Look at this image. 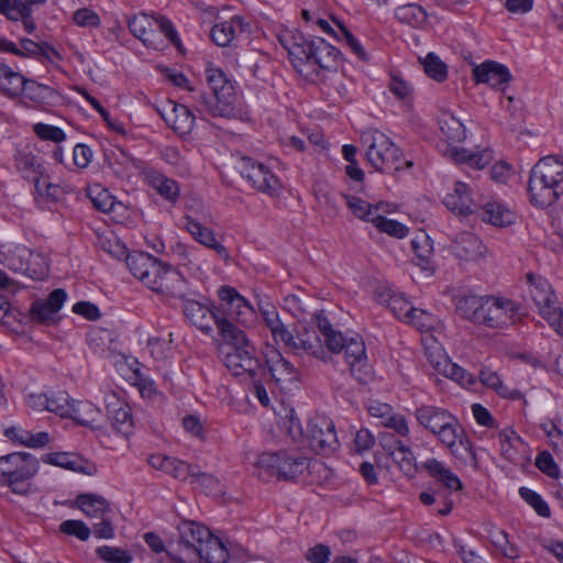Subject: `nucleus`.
Returning <instances> with one entry per match:
<instances>
[{
  "instance_id": "2f4dec72",
  "label": "nucleus",
  "mask_w": 563,
  "mask_h": 563,
  "mask_svg": "<svg viewBox=\"0 0 563 563\" xmlns=\"http://www.w3.org/2000/svg\"><path fill=\"white\" fill-rule=\"evenodd\" d=\"M44 462L56 465L66 470H70L77 473L91 475L95 471V466L81 456L67 452H56L46 454Z\"/></svg>"
},
{
  "instance_id": "58836bf2",
  "label": "nucleus",
  "mask_w": 563,
  "mask_h": 563,
  "mask_svg": "<svg viewBox=\"0 0 563 563\" xmlns=\"http://www.w3.org/2000/svg\"><path fill=\"white\" fill-rule=\"evenodd\" d=\"M389 456L405 475L410 477L415 475L417 471L416 457L410 448L402 441H395V446L389 451Z\"/></svg>"
},
{
  "instance_id": "f257e3e1",
  "label": "nucleus",
  "mask_w": 563,
  "mask_h": 563,
  "mask_svg": "<svg viewBox=\"0 0 563 563\" xmlns=\"http://www.w3.org/2000/svg\"><path fill=\"white\" fill-rule=\"evenodd\" d=\"M413 416L417 422L435 435L454 456L463 457L464 453H470V441L457 419L446 409L432 405H421L416 408Z\"/></svg>"
},
{
  "instance_id": "bf43d9fd",
  "label": "nucleus",
  "mask_w": 563,
  "mask_h": 563,
  "mask_svg": "<svg viewBox=\"0 0 563 563\" xmlns=\"http://www.w3.org/2000/svg\"><path fill=\"white\" fill-rule=\"evenodd\" d=\"M24 275L32 279H44L48 274V263L46 257L37 252L31 250L30 260L26 262Z\"/></svg>"
},
{
  "instance_id": "603ef678",
  "label": "nucleus",
  "mask_w": 563,
  "mask_h": 563,
  "mask_svg": "<svg viewBox=\"0 0 563 563\" xmlns=\"http://www.w3.org/2000/svg\"><path fill=\"white\" fill-rule=\"evenodd\" d=\"M154 256L144 252H134L126 256V266L134 277L142 280L144 275L148 273V268H154Z\"/></svg>"
},
{
  "instance_id": "69168bd1",
  "label": "nucleus",
  "mask_w": 563,
  "mask_h": 563,
  "mask_svg": "<svg viewBox=\"0 0 563 563\" xmlns=\"http://www.w3.org/2000/svg\"><path fill=\"white\" fill-rule=\"evenodd\" d=\"M490 539L494 547L498 549L504 556L511 560L517 559L519 556L518 548L509 542L508 536L505 531H493L490 534Z\"/></svg>"
},
{
  "instance_id": "3c124183",
  "label": "nucleus",
  "mask_w": 563,
  "mask_h": 563,
  "mask_svg": "<svg viewBox=\"0 0 563 563\" xmlns=\"http://www.w3.org/2000/svg\"><path fill=\"white\" fill-rule=\"evenodd\" d=\"M440 130L448 140L461 142L466 137L463 123L451 113H443L439 118Z\"/></svg>"
},
{
  "instance_id": "4c0bfd02",
  "label": "nucleus",
  "mask_w": 563,
  "mask_h": 563,
  "mask_svg": "<svg viewBox=\"0 0 563 563\" xmlns=\"http://www.w3.org/2000/svg\"><path fill=\"white\" fill-rule=\"evenodd\" d=\"M199 562L207 563H227L229 551L223 542L210 533V538L202 545H199Z\"/></svg>"
},
{
  "instance_id": "680f3d73",
  "label": "nucleus",
  "mask_w": 563,
  "mask_h": 563,
  "mask_svg": "<svg viewBox=\"0 0 563 563\" xmlns=\"http://www.w3.org/2000/svg\"><path fill=\"white\" fill-rule=\"evenodd\" d=\"M189 477L197 482L207 494H219L221 493L220 481L212 474L200 472L197 465H190Z\"/></svg>"
},
{
  "instance_id": "c85d7f7f",
  "label": "nucleus",
  "mask_w": 563,
  "mask_h": 563,
  "mask_svg": "<svg viewBox=\"0 0 563 563\" xmlns=\"http://www.w3.org/2000/svg\"><path fill=\"white\" fill-rule=\"evenodd\" d=\"M218 332L223 342L222 351L240 350L241 347L254 345L246 333L227 318L218 320Z\"/></svg>"
},
{
  "instance_id": "aec40b11",
  "label": "nucleus",
  "mask_w": 563,
  "mask_h": 563,
  "mask_svg": "<svg viewBox=\"0 0 563 563\" xmlns=\"http://www.w3.org/2000/svg\"><path fill=\"white\" fill-rule=\"evenodd\" d=\"M445 207L459 216H468L479 211V202L474 198L473 189L463 181L454 183L443 199Z\"/></svg>"
},
{
  "instance_id": "de8ad7c7",
  "label": "nucleus",
  "mask_w": 563,
  "mask_h": 563,
  "mask_svg": "<svg viewBox=\"0 0 563 563\" xmlns=\"http://www.w3.org/2000/svg\"><path fill=\"white\" fill-rule=\"evenodd\" d=\"M396 19L405 24L412 27H420L427 21L426 10L416 3H407L399 5L395 10Z\"/></svg>"
},
{
  "instance_id": "6e6d98bb",
  "label": "nucleus",
  "mask_w": 563,
  "mask_h": 563,
  "mask_svg": "<svg viewBox=\"0 0 563 563\" xmlns=\"http://www.w3.org/2000/svg\"><path fill=\"white\" fill-rule=\"evenodd\" d=\"M31 250L23 245H16L9 250L5 255V265L13 272L24 275L27 268L26 262L30 260Z\"/></svg>"
},
{
  "instance_id": "8fccbe9b",
  "label": "nucleus",
  "mask_w": 563,
  "mask_h": 563,
  "mask_svg": "<svg viewBox=\"0 0 563 563\" xmlns=\"http://www.w3.org/2000/svg\"><path fill=\"white\" fill-rule=\"evenodd\" d=\"M500 450L503 456L512 462H519V448L523 445L521 438L512 430H504L499 433Z\"/></svg>"
},
{
  "instance_id": "a18cd8bd",
  "label": "nucleus",
  "mask_w": 563,
  "mask_h": 563,
  "mask_svg": "<svg viewBox=\"0 0 563 563\" xmlns=\"http://www.w3.org/2000/svg\"><path fill=\"white\" fill-rule=\"evenodd\" d=\"M258 311L265 325L269 329L273 340L280 334H285L287 327L282 322L277 308L272 302L261 300L258 302Z\"/></svg>"
},
{
  "instance_id": "412c9836",
  "label": "nucleus",
  "mask_w": 563,
  "mask_h": 563,
  "mask_svg": "<svg viewBox=\"0 0 563 563\" xmlns=\"http://www.w3.org/2000/svg\"><path fill=\"white\" fill-rule=\"evenodd\" d=\"M276 343H284L296 354H308L319 356L322 353L320 340L313 332L305 331L303 333L294 335L288 328L285 329V334L278 335L274 340Z\"/></svg>"
},
{
  "instance_id": "0e129e2a",
  "label": "nucleus",
  "mask_w": 563,
  "mask_h": 563,
  "mask_svg": "<svg viewBox=\"0 0 563 563\" xmlns=\"http://www.w3.org/2000/svg\"><path fill=\"white\" fill-rule=\"evenodd\" d=\"M59 531L64 534L76 537L80 541H87L91 529L81 520H65L59 525Z\"/></svg>"
},
{
  "instance_id": "f704fd0d",
  "label": "nucleus",
  "mask_w": 563,
  "mask_h": 563,
  "mask_svg": "<svg viewBox=\"0 0 563 563\" xmlns=\"http://www.w3.org/2000/svg\"><path fill=\"white\" fill-rule=\"evenodd\" d=\"M449 155L454 162L467 164L476 169H483L493 161V152L488 148L475 152L463 147H452Z\"/></svg>"
},
{
  "instance_id": "a19ab883",
  "label": "nucleus",
  "mask_w": 563,
  "mask_h": 563,
  "mask_svg": "<svg viewBox=\"0 0 563 563\" xmlns=\"http://www.w3.org/2000/svg\"><path fill=\"white\" fill-rule=\"evenodd\" d=\"M147 181L148 185L166 200L175 202L178 199L179 186L176 180L161 173L151 172L147 174Z\"/></svg>"
},
{
  "instance_id": "f03ea898",
  "label": "nucleus",
  "mask_w": 563,
  "mask_h": 563,
  "mask_svg": "<svg viewBox=\"0 0 563 563\" xmlns=\"http://www.w3.org/2000/svg\"><path fill=\"white\" fill-rule=\"evenodd\" d=\"M528 194L530 202L542 209L563 198V157L549 155L534 164L529 175Z\"/></svg>"
},
{
  "instance_id": "c9c22d12",
  "label": "nucleus",
  "mask_w": 563,
  "mask_h": 563,
  "mask_svg": "<svg viewBox=\"0 0 563 563\" xmlns=\"http://www.w3.org/2000/svg\"><path fill=\"white\" fill-rule=\"evenodd\" d=\"M77 507L89 518H101L111 512L110 504L98 494H80L76 498Z\"/></svg>"
},
{
  "instance_id": "a878e982",
  "label": "nucleus",
  "mask_w": 563,
  "mask_h": 563,
  "mask_svg": "<svg viewBox=\"0 0 563 563\" xmlns=\"http://www.w3.org/2000/svg\"><path fill=\"white\" fill-rule=\"evenodd\" d=\"M343 197L351 212L365 222L374 223L380 212H391L389 203L384 201L372 205L357 196L344 195Z\"/></svg>"
},
{
  "instance_id": "ea45409f",
  "label": "nucleus",
  "mask_w": 563,
  "mask_h": 563,
  "mask_svg": "<svg viewBox=\"0 0 563 563\" xmlns=\"http://www.w3.org/2000/svg\"><path fill=\"white\" fill-rule=\"evenodd\" d=\"M379 301L386 303L394 316L401 321L409 320L410 316L417 314L416 308L402 294L387 292L379 295Z\"/></svg>"
},
{
  "instance_id": "39448f33",
  "label": "nucleus",
  "mask_w": 563,
  "mask_h": 563,
  "mask_svg": "<svg viewBox=\"0 0 563 563\" xmlns=\"http://www.w3.org/2000/svg\"><path fill=\"white\" fill-rule=\"evenodd\" d=\"M255 466L257 476L264 481H268L272 477L288 481L303 474L309 468L310 462L299 451L282 450L260 454Z\"/></svg>"
},
{
  "instance_id": "1a4fd4ad",
  "label": "nucleus",
  "mask_w": 563,
  "mask_h": 563,
  "mask_svg": "<svg viewBox=\"0 0 563 563\" xmlns=\"http://www.w3.org/2000/svg\"><path fill=\"white\" fill-rule=\"evenodd\" d=\"M38 471V461L30 453L15 452L5 455L2 485L14 494L26 495L31 490V481Z\"/></svg>"
},
{
  "instance_id": "ddd939ff",
  "label": "nucleus",
  "mask_w": 563,
  "mask_h": 563,
  "mask_svg": "<svg viewBox=\"0 0 563 563\" xmlns=\"http://www.w3.org/2000/svg\"><path fill=\"white\" fill-rule=\"evenodd\" d=\"M223 363L234 376L243 379H256L264 374L255 345L240 350L222 351Z\"/></svg>"
},
{
  "instance_id": "e433bc0d",
  "label": "nucleus",
  "mask_w": 563,
  "mask_h": 563,
  "mask_svg": "<svg viewBox=\"0 0 563 563\" xmlns=\"http://www.w3.org/2000/svg\"><path fill=\"white\" fill-rule=\"evenodd\" d=\"M486 297L465 295L456 300V311L465 319L474 323L481 322Z\"/></svg>"
},
{
  "instance_id": "5fc2aeb1",
  "label": "nucleus",
  "mask_w": 563,
  "mask_h": 563,
  "mask_svg": "<svg viewBox=\"0 0 563 563\" xmlns=\"http://www.w3.org/2000/svg\"><path fill=\"white\" fill-rule=\"evenodd\" d=\"M282 426L296 444L306 445L307 430L303 431L301 422L292 409L285 416Z\"/></svg>"
},
{
  "instance_id": "20e7f679",
  "label": "nucleus",
  "mask_w": 563,
  "mask_h": 563,
  "mask_svg": "<svg viewBox=\"0 0 563 563\" xmlns=\"http://www.w3.org/2000/svg\"><path fill=\"white\" fill-rule=\"evenodd\" d=\"M361 143L366 150L367 162L380 173H394L411 162L405 161L398 146L382 131L367 129L361 133Z\"/></svg>"
},
{
  "instance_id": "7c9ffc66",
  "label": "nucleus",
  "mask_w": 563,
  "mask_h": 563,
  "mask_svg": "<svg viewBox=\"0 0 563 563\" xmlns=\"http://www.w3.org/2000/svg\"><path fill=\"white\" fill-rule=\"evenodd\" d=\"M163 118L180 136L188 135L192 131L196 121V117L189 108L180 103H173L172 111Z\"/></svg>"
},
{
  "instance_id": "0eeeda50",
  "label": "nucleus",
  "mask_w": 563,
  "mask_h": 563,
  "mask_svg": "<svg viewBox=\"0 0 563 563\" xmlns=\"http://www.w3.org/2000/svg\"><path fill=\"white\" fill-rule=\"evenodd\" d=\"M12 162L15 172L22 178L34 181L35 188L41 195L54 196L52 189L56 190V186L42 179L45 173L44 161L35 144L30 142L16 144Z\"/></svg>"
},
{
  "instance_id": "13d9d810",
  "label": "nucleus",
  "mask_w": 563,
  "mask_h": 563,
  "mask_svg": "<svg viewBox=\"0 0 563 563\" xmlns=\"http://www.w3.org/2000/svg\"><path fill=\"white\" fill-rule=\"evenodd\" d=\"M373 224L378 231L396 239H404L409 233L408 227L396 220L387 219L382 213L378 214L377 220Z\"/></svg>"
},
{
  "instance_id": "cd10ccee",
  "label": "nucleus",
  "mask_w": 563,
  "mask_h": 563,
  "mask_svg": "<svg viewBox=\"0 0 563 563\" xmlns=\"http://www.w3.org/2000/svg\"><path fill=\"white\" fill-rule=\"evenodd\" d=\"M339 51L321 37L312 40L310 57V76L318 73L319 68L329 69L335 62Z\"/></svg>"
},
{
  "instance_id": "6ab92c4d",
  "label": "nucleus",
  "mask_w": 563,
  "mask_h": 563,
  "mask_svg": "<svg viewBox=\"0 0 563 563\" xmlns=\"http://www.w3.org/2000/svg\"><path fill=\"white\" fill-rule=\"evenodd\" d=\"M265 363L272 379L280 389L288 388L290 384L297 380L298 373L295 366L273 346H267Z\"/></svg>"
},
{
  "instance_id": "774afa93",
  "label": "nucleus",
  "mask_w": 563,
  "mask_h": 563,
  "mask_svg": "<svg viewBox=\"0 0 563 563\" xmlns=\"http://www.w3.org/2000/svg\"><path fill=\"white\" fill-rule=\"evenodd\" d=\"M479 379L483 385L494 389L500 396H510V390L503 384V380L500 379L499 375L496 372L487 367H484L481 369Z\"/></svg>"
},
{
  "instance_id": "393cba45",
  "label": "nucleus",
  "mask_w": 563,
  "mask_h": 563,
  "mask_svg": "<svg viewBox=\"0 0 563 563\" xmlns=\"http://www.w3.org/2000/svg\"><path fill=\"white\" fill-rule=\"evenodd\" d=\"M473 77L476 82L488 84L494 88L511 80L509 69L505 65L494 60H486L475 66L473 68Z\"/></svg>"
},
{
  "instance_id": "72a5a7b5",
  "label": "nucleus",
  "mask_w": 563,
  "mask_h": 563,
  "mask_svg": "<svg viewBox=\"0 0 563 563\" xmlns=\"http://www.w3.org/2000/svg\"><path fill=\"white\" fill-rule=\"evenodd\" d=\"M25 77L9 65L0 63V92L9 99L22 97Z\"/></svg>"
},
{
  "instance_id": "4d7b16f0",
  "label": "nucleus",
  "mask_w": 563,
  "mask_h": 563,
  "mask_svg": "<svg viewBox=\"0 0 563 563\" xmlns=\"http://www.w3.org/2000/svg\"><path fill=\"white\" fill-rule=\"evenodd\" d=\"M47 411L62 418H68L73 402L66 391H51L47 394Z\"/></svg>"
},
{
  "instance_id": "9b49d317",
  "label": "nucleus",
  "mask_w": 563,
  "mask_h": 563,
  "mask_svg": "<svg viewBox=\"0 0 563 563\" xmlns=\"http://www.w3.org/2000/svg\"><path fill=\"white\" fill-rule=\"evenodd\" d=\"M153 266L154 268H148V273L141 282L153 291L184 299L187 290L184 277L156 257L153 261Z\"/></svg>"
},
{
  "instance_id": "2eb2a0df",
  "label": "nucleus",
  "mask_w": 563,
  "mask_h": 563,
  "mask_svg": "<svg viewBox=\"0 0 563 563\" xmlns=\"http://www.w3.org/2000/svg\"><path fill=\"white\" fill-rule=\"evenodd\" d=\"M520 319V307L512 300L486 297L479 324L500 329Z\"/></svg>"
},
{
  "instance_id": "864d4df0",
  "label": "nucleus",
  "mask_w": 563,
  "mask_h": 563,
  "mask_svg": "<svg viewBox=\"0 0 563 563\" xmlns=\"http://www.w3.org/2000/svg\"><path fill=\"white\" fill-rule=\"evenodd\" d=\"M112 428L120 434L128 437L133 430L132 411L129 405L108 413Z\"/></svg>"
},
{
  "instance_id": "9d476101",
  "label": "nucleus",
  "mask_w": 563,
  "mask_h": 563,
  "mask_svg": "<svg viewBox=\"0 0 563 563\" xmlns=\"http://www.w3.org/2000/svg\"><path fill=\"white\" fill-rule=\"evenodd\" d=\"M530 282V296L539 308L540 314L549 322L560 335L563 336V311L558 298L548 280L528 275Z\"/></svg>"
},
{
  "instance_id": "423d86ee",
  "label": "nucleus",
  "mask_w": 563,
  "mask_h": 563,
  "mask_svg": "<svg viewBox=\"0 0 563 563\" xmlns=\"http://www.w3.org/2000/svg\"><path fill=\"white\" fill-rule=\"evenodd\" d=\"M324 341L331 352H344L345 362L357 382L366 384L372 379L373 368L366 355L364 341L358 334L346 338L342 332L333 330L324 336Z\"/></svg>"
},
{
  "instance_id": "4be33fe9",
  "label": "nucleus",
  "mask_w": 563,
  "mask_h": 563,
  "mask_svg": "<svg viewBox=\"0 0 563 563\" xmlns=\"http://www.w3.org/2000/svg\"><path fill=\"white\" fill-rule=\"evenodd\" d=\"M67 294L64 289L53 290L46 300H36L32 303L30 317L33 321L51 323L55 321V314L60 310Z\"/></svg>"
},
{
  "instance_id": "bb28decb",
  "label": "nucleus",
  "mask_w": 563,
  "mask_h": 563,
  "mask_svg": "<svg viewBox=\"0 0 563 563\" xmlns=\"http://www.w3.org/2000/svg\"><path fill=\"white\" fill-rule=\"evenodd\" d=\"M477 214L484 222L495 227H506L515 222V212L498 200H488L479 205Z\"/></svg>"
},
{
  "instance_id": "052dcab7",
  "label": "nucleus",
  "mask_w": 563,
  "mask_h": 563,
  "mask_svg": "<svg viewBox=\"0 0 563 563\" xmlns=\"http://www.w3.org/2000/svg\"><path fill=\"white\" fill-rule=\"evenodd\" d=\"M423 69L426 74L439 81L442 82L448 77V68L446 65L434 53H429L424 59L422 60Z\"/></svg>"
},
{
  "instance_id": "c756f323",
  "label": "nucleus",
  "mask_w": 563,
  "mask_h": 563,
  "mask_svg": "<svg viewBox=\"0 0 563 563\" xmlns=\"http://www.w3.org/2000/svg\"><path fill=\"white\" fill-rule=\"evenodd\" d=\"M147 462L153 468L168 474L179 481H186L189 477V472L191 471V464L163 454H153L148 457Z\"/></svg>"
},
{
  "instance_id": "338daca9",
  "label": "nucleus",
  "mask_w": 563,
  "mask_h": 563,
  "mask_svg": "<svg viewBox=\"0 0 563 563\" xmlns=\"http://www.w3.org/2000/svg\"><path fill=\"white\" fill-rule=\"evenodd\" d=\"M521 498L527 501L539 516L550 517V508L542 497L534 490L521 487L519 489Z\"/></svg>"
},
{
  "instance_id": "473e14b6",
  "label": "nucleus",
  "mask_w": 563,
  "mask_h": 563,
  "mask_svg": "<svg viewBox=\"0 0 563 563\" xmlns=\"http://www.w3.org/2000/svg\"><path fill=\"white\" fill-rule=\"evenodd\" d=\"M423 468L428 474L441 483L446 489L456 492L462 489V482L451 468L437 459H429L423 463Z\"/></svg>"
},
{
  "instance_id": "e2e57ef3",
  "label": "nucleus",
  "mask_w": 563,
  "mask_h": 563,
  "mask_svg": "<svg viewBox=\"0 0 563 563\" xmlns=\"http://www.w3.org/2000/svg\"><path fill=\"white\" fill-rule=\"evenodd\" d=\"M71 21L79 27L96 29L101 25L99 14L89 8H80L74 11Z\"/></svg>"
},
{
  "instance_id": "37998d69",
  "label": "nucleus",
  "mask_w": 563,
  "mask_h": 563,
  "mask_svg": "<svg viewBox=\"0 0 563 563\" xmlns=\"http://www.w3.org/2000/svg\"><path fill=\"white\" fill-rule=\"evenodd\" d=\"M22 97L37 104H48L55 99L56 92L49 86L25 78Z\"/></svg>"
},
{
  "instance_id": "49530a36",
  "label": "nucleus",
  "mask_w": 563,
  "mask_h": 563,
  "mask_svg": "<svg viewBox=\"0 0 563 563\" xmlns=\"http://www.w3.org/2000/svg\"><path fill=\"white\" fill-rule=\"evenodd\" d=\"M153 21V16L141 13L130 18L128 26L135 37L141 40L145 45L151 46L153 45L152 37L154 36Z\"/></svg>"
},
{
  "instance_id": "5701e85b",
  "label": "nucleus",
  "mask_w": 563,
  "mask_h": 563,
  "mask_svg": "<svg viewBox=\"0 0 563 563\" xmlns=\"http://www.w3.org/2000/svg\"><path fill=\"white\" fill-rule=\"evenodd\" d=\"M184 221L185 228L195 241L213 250L222 260L228 261L230 258L227 247L217 241L214 232L210 228L202 225L191 216H185Z\"/></svg>"
},
{
  "instance_id": "09e8293b",
  "label": "nucleus",
  "mask_w": 563,
  "mask_h": 563,
  "mask_svg": "<svg viewBox=\"0 0 563 563\" xmlns=\"http://www.w3.org/2000/svg\"><path fill=\"white\" fill-rule=\"evenodd\" d=\"M435 367L444 376L457 382L462 386L470 387L475 383V378L472 374L467 373L463 367L451 362L446 357H444L441 362H437Z\"/></svg>"
},
{
  "instance_id": "f8f14e48",
  "label": "nucleus",
  "mask_w": 563,
  "mask_h": 563,
  "mask_svg": "<svg viewBox=\"0 0 563 563\" xmlns=\"http://www.w3.org/2000/svg\"><path fill=\"white\" fill-rule=\"evenodd\" d=\"M241 176L260 192L274 196L282 188L279 178L268 166L252 157L243 156L239 162Z\"/></svg>"
},
{
  "instance_id": "6e6552de",
  "label": "nucleus",
  "mask_w": 563,
  "mask_h": 563,
  "mask_svg": "<svg viewBox=\"0 0 563 563\" xmlns=\"http://www.w3.org/2000/svg\"><path fill=\"white\" fill-rule=\"evenodd\" d=\"M178 531V542L167 550L170 561L173 563H199V545L210 538V530L195 521H183Z\"/></svg>"
},
{
  "instance_id": "79ce46f5",
  "label": "nucleus",
  "mask_w": 563,
  "mask_h": 563,
  "mask_svg": "<svg viewBox=\"0 0 563 563\" xmlns=\"http://www.w3.org/2000/svg\"><path fill=\"white\" fill-rule=\"evenodd\" d=\"M242 30V20L234 16L229 21L217 23L210 31V37L218 46H227L235 37L236 30Z\"/></svg>"
},
{
  "instance_id": "b1692460",
  "label": "nucleus",
  "mask_w": 563,
  "mask_h": 563,
  "mask_svg": "<svg viewBox=\"0 0 563 563\" xmlns=\"http://www.w3.org/2000/svg\"><path fill=\"white\" fill-rule=\"evenodd\" d=\"M451 249L462 261H477L485 256L487 249L475 234L461 232L452 241Z\"/></svg>"
},
{
  "instance_id": "a211bd4d",
  "label": "nucleus",
  "mask_w": 563,
  "mask_h": 563,
  "mask_svg": "<svg viewBox=\"0 0 563 563\" xmlns=\"http://www.w3.org/2000/svg\"><path fill=\"white\" fill-rule=\"evenodd\" d=\"M183 310L186 319L197 329L205 333H211L213 324L218 327V320H224L225 317L208 305L192 299H185Z\"/></svg>"
},
{
  "instance_id": "f3484780",
  "label": "nucleus",
  "mask_w": 563,
  "mask_h": 563,
  "mask_svg": "<svg viewBox=\"0 0 563 563\" xmlns=\"http://www.w3.org/2000/svg\"><path fill=\"white\" fill-rule=\"evenodd\" d=\"M218 296L221 301V309L232 319L242 324L252 320L254 316L252 305L235 288L221 286L218 289Z\"/></svg>"
},
{
  "instance_id": "c03bdc74",
  "label": "nucleus",
  "mask_w": 563,
  "mask_h": 563,
  "mask_svg": "<svg viewBox=\"0 0 563 563\" xmlns=\"http://www.w3.org/2000/svg\"><path fill=\"white\" fill-rule=\"evenodd\" d=\"M99 417V408L89 401H78L76 404L73 401L68 416V418L76 420L78 423L92 428H98Z\"/></svg>"
},
{
  "instance_id": "4468645a",
  "label": "nucleus",
  "mask_w": 563,
  "mask_h": 563,
  "mask_svg": "<svg viewBox=\"0 0 563 563\" xmlns=\"http://www.w3.org/2000/svg\"><path fill=\"white\" fill-rule=\"evenodd\" d=\"M306 444L317 453L335 452L340 444L333 421L323 416L311 418L307 423Z\"/></svg>"
},
{
  "instance_id": "dca6fc26",
  "label": "nucleus",
  "mask_w": 563,
  "mask_h": 563,
  "mask_svg": "<svg viewBox=\"0 0 563 563\" xmlns=\"http://www.w3.org/2000/svg\"><path fill=\"white\" fill-rule=\"evenodd\" d=\"M279 42L288 52L290 63L297 73L310 77L312 40H306L300 32L287 31L279 36Z\"/></svg>"
},
{
  "instance_id": "7ed1b4c3",
  "label": "nucleus",
  "mask_w": 563,
  "mask_h": 563,
  "mask_svg": "<svg viewBox=\"0 0 563 563\" xmlns=\"http://www.w3.org/2000/svg\"><path fill=\"white\" fill-rule=\"evenodd\" d=\"M206 80L211 92L196 93L194 99L198 102V111L211 117H234L236 95L227 75L220 68L208 67Z\"/></svg>"
}]
</instances>
